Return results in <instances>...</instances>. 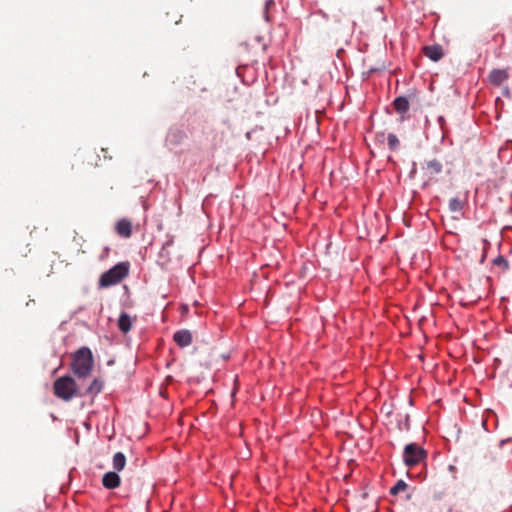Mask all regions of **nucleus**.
Segmentation results:
<instances>
[{
    "label": "nucleus",
    "mask_w": 512,
    "mask_h": 512,
    "mask_svg": "<svg viewBox=\"0 0 512 512\" xmlns=\"http://www.w3.org/2000/svg\"><path fill=\"white\" fill-rule=\"evenodd\" d=\"M53 391L56 397L70 401L77 395V384L70 376H62L55 380Z\"/></svg>",
    "instance_id": "obj_3"
},
{
    "label": "nucleus",
    "mask_w": 512,
    "mask_h": 512,
    "mask_svg": "<svg viewBox=\"0 0 512 512\" xmlns=\"http://www.w3.org/2000/svg\"><path fill=\"white\" fill-rule=\"evenodd\" d=\"M393 107L396 112L405 114L409 110V101L406 97L399 96L394 99Z\"/></svg>",
    "instance_id": "obj_11"
},
{
    "label": "nucleus",
    "mask_w": 512,
    "mask_h": 512,
    "mask_svg": "<svg viewBox=\"0 0 512 512\" xmlns=\"http://www.w3.org/2000/svg\"><path fill=\"white\" fill-rule=\"evenodd\" d=\"M115 231L116 233L123 237V238H129L132 235V223L128 219H120L115 224Z\"/></svg>",
    "instance_id": "obj_7"
},
{
    "label": "nucleus",
    "mask_w": 512,
    "mask_h": 512,
    "mask_svg": "<svg viewBox=\"0 0 512 512\" xmlns=\"http://www.w3.org/2000/svg\"><path fill=\"white\" fill-rule=\"evenodd\" d=\"M121 484V479L119 475L114 471H109L105 473L102 477V485L106 489H115L118 488Z\"/></svg>",
    "instance_id": "obj_6"
},
{
    "label": "nucleus",
    "mask_w": 512,
    "mask_h": 512,
    "mask_svg": "<svg viewBox=\"0 0 512 512\" xmlns=\"http://www.w3.org/2000/svg\"><path fill=\"white\" fill-rule=\"evenodd\" d=\"M427 458V451L417 443H410L404 447L403 462L408 468L424 463Z\"/></svg>",
    "instance_id": "obj_4"
},
{
    "label": "nucleus",
    "mask_w": 512,
    "mask_h": 512,
    "mask_svg": "<svg viewBox=\"0 0 512 512\" xmlns=\"http://www.w3.org/2000/svg\"><path fill=\"white\" fill-rule=\"evenodd\" d=\"M407 488H408V485H407V483L405 481L398 480L397 483L393 487H391L390 494L391 495H397L400 492L406 491Z\"/></svg>",
    "instance_id": "obj_15"
},
{
    "label": "nucleus",
    "mask_w": 512,
    "mask_h": 512,
    "mask_svg": "<svg viewBox=\"0 0 512 512\" xmlns=\"http://www.w3.org/2000/svg\"><path fill=\"white\" fill-rule=\"evenodd\" d=\"M136 318V316L132 317L128 313L122 312L117 323L119 330L124 334L128 333L136 321Z\"/></svg>",
    "instance_id": "obj_5"
},
{
    "label": "nucleus",
    "mask_w": 512,
    "mask_h": 512,
    "mask_svg": "<svg viewBox=\"0 0 512 512\" xmlns=\"http://www.w3.org/2000/svg\"><path fill=\"white\" fill-rule=\"evenodd\" d=\"M387 139V145L390 150H396L399 147V139L397 136L393 133H389L386 137Z\"/></svg>",
    "instance_id": "obj_16"
},
{
    "label": "nucleus",
    "mask_w": 512,
    "mask_h": 512,
    "mask_svg": "<svg viewBox=\"0 0 512 512\" xmlns=\"http://www.w3.org/2000/svg\"><path fill=\"white\" fill-rule=\"evenodd\" d=\"M103 389V381L99 379H94L90 386L87 388V393L91 395H96L100 393Z\"/></svg>",
    "instance_id": "obj_13"
},
{
    "label": "nucleus",
    "mask_w": 512,
    "mask_h": 512,
    "mask_svg": "<svg viewBox=\"0 0 512 512\" xmlns=\"http://www.w3.org/2000/svg\"><path fill=\"white\" fill-rule=\"evenodd\" d=\"M509 77L507 70L505 69H494L489 74V81L495 86L501 85Z\"/></svg>",
    "instance_id": "obj_10"
},
{
    "label": "nucleus",
    "mask_w": 512,
    "mask_h": 512,
    "mask_svg": "<svg viewBox=\"0 0 512 512\" xmlns=\"http://www.w3.org/2000/svg\"><path fill=\"white\" fill-rule=\"evenodd\" d=\"M129 274V263L120 262L104 272L99 278V287L107 288L119 284Z\"/></svg>",
    "instance_id": "obj_2"
},
{
    "label": "nucleus",
    "mask_w": 512,
    "mask_h": 512,
    "mask_svg": "<svg viewBox=\"0 0 512 512\" xmlns=\"http://www.w3.org/2000/svg\"><path fill=\"white\" fill-rule=\"evenodd\" d=\"M126 465V457L122 452H117L113 456V468L116 471H122Z\"/></svg>",
    "instance_id": "obj_12"
},
{
    "label": "nucleus",
    "mask_w": 512,
    "mask_h": 512,
    "mask_svg": "<svg viewBox=\"0 0 512 512\" xmlns=\"http://www.w3.org/2000/svg\"><path fill=\"white\" fill-rule=\"evenodd\" d=\"M93 368V356L89 348L82 347L72 357V370L79 378L87 377Z\"/></svg>",
    "instance_id": "obj_1"
},
{
    "label": "nucleus",
    "mask_w": 512,
    "mask_h": 512,
    "mask_svg": "<svg viewBox=\"0 0 512 512\" xmlns=\"http://www.w3.org/2000/svg\"><path fill=\"white\" fill-rule=\"evenodd\" d=\"M494 264H495V265L500 266V267H501V268H503V269H507V268H508V262H507V260H506L504 257H502V256L497 257V258L494 260Z\"/></svg>",
    "instance_id": "obj_17"
},
{
    "label": "nucleus",
    "mask_w": 512,
    "mask_h": 512,
    "mask_svg": "<svg viewBox=\"0 0 512 512\" xmlns=\"http://www.w3.org/2000/svg\"><path fill=\"white\" fill-rule=\"evenodd\" d=\"M465 200L460 198H453L449 202V208L453 212H461L465 207Z\"/></svg>",
    "instance_id": "obj_14"
},
{
    "label": "nucleus",
    "mask_w": 512,
    "mask_h": 512,
    "mask_svg": "<svg viewBox=\"0 0 512 512\" xmlns=\"http://www.w3.org/2000/svg\"><path fill=\"white\" fill-rule=\"evenodd\" d=\"M173 339L179 347H187L192 343V334L189 330H179L174 333Z\"/></svg>",
    "instance_id": "obj_8"
},
{
    "label": "nucleus",
    "mask_w": 512,
    "mask_h": 512,
    "mask_svg": "<svg viewBox=\"0 0 512 512\" xmlns=\"http://www.w3.org/2000/svg\"><path fill=\"white\" fill-rule=\"evenodd\" d=\"M423 54L436 62L443 57V49L440 45H429L423 47Z\"/></svg>",
    "instance_id": "obj_9"
}]
</instances>
